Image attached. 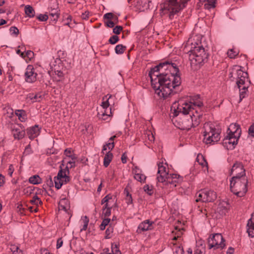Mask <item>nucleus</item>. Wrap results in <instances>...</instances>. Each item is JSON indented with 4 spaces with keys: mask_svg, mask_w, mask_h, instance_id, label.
<instances>
[{
    "mask_svg": "<svg viewBox=\"0 0 254 254\" xmlns=\"http://www.w3.org/2000/svg\"><path fill=\"white\" fill-rule=\"evenodd\" d=\"M190 0H166L161 4V9L165 13H169V18L174 16L186 6Z\"/></svg>",
    "mask_w": 254,
    "mask_h": 254,
    "instance_id": "20e7f679",
    "label": "nucleus"
},
{
    "mask_svg": "<svg viewBox=\"0 0 254 254\" xmlns=\"http://www.w3.org/2000/svg\"><path fill=\"white\" fill-rule=\"evenodd\" d=\"M106 26L110 28H113L115 26V22L112 20H108L105 22Z\"/></svg>",
    "mask_w": 254,
    "mask_h": 254,
    "instance_id": "13d9d810",
    "label": "nucleus"
},
{
    "mask_svg": "<svg viewBox=\"0 0 254 254\" xmlns=\"http://www.w3.org/2000/svg\"><path fill=\"white\" fill-rule=\"evenodd\" d=\"M245 79L246 78H244L239 79L237 80V81L236 82L237 86H238V88H239L240 90H241V89H240V87H241L240 85H243L245 84Z\"/></svg>",
    "mask_w": 254,
    "mask_h": 254,
    "instance_id": "8fccbe9b",
    "label": "nucleus"
},
{
    "mask_svg": "<svg viewBox=\"0 0 254 254\" xmlns=\"http://www.w3.org/2000/svg\"><path fill=\"white\" fill-rule=\"evenodd\" d=\"M46 184L49 187H53L54 184L52 181V177L48 176L47 178Z\"/></svg>",
    "mask_w": 254,
    "mask_h": 254,
    "instance_id": "49530a36",
    "label": "nucleus"
},
{
    "mask_svg": "<svg viewBox=\"0 0 254 254\" xmlns=\"http://www.w3.org/2000/svg\"><path fill=\"white\" fill-rule=\"evenodd\" d=\"M27 134L30 139L34 138L37 136L39 132V129L37 126H35L32 127L27 129Z\"/></svg>",
    "mask_w": 254,
    "mask_h": 254,
    "instance_id": "4be33fe9",
    "label": "nucleus"
},
{
    "mask_svg": "<svg viewBox=\"0 0 254 254\" xmlns=\"http://www.w3.org/2000/svg\"><path fill=\"white\" fill-rule=\"evenodd\" d=\"M26 57L31 60L34 56V53L31 51H27L25 54Z\"/></svg>",
    "mask_w": 254,
    "mask_h": 254,
    "instance_id": "6e6d98bb",
    "label": "nucleus"
},
{
    "mask_svg": "<svg viewBox=\"0 0 254 254\" xmlns=\"http://www.w3.org/2000/svg\"><path fill=\"white\" fill-rule=\"evenodd\" d=\"M247 232L249 236L254 237V219L251 218L249 220L247 224Z\"/></svg>",
    "mask_w": 254,
    "mask_h": 254,
    "instance_id": "412c9836",
    "label": "nucleus"
},
{
    "mask_svg": "<svg viewBox=\"0 0 254 254\" xmlns=\"http://www.w3.org/2000/svg\"><path fill=\"white\" fill-rule=\"evenodd\" d=\"M152 228V222H150L149 220H145L139 225L137 232L138 233H141L142 232L151 230Z\"/></svg>",
    "mask_w": 254,
    "mask_h": 254,
    "instance_id": "dca6fc26",
    "label": "nucleus"
},
{
    "mask_svg": "<svg viewBox=\"0 0 254 254\" xmlns=\"http://www.w3.org/2000/svg\"><path fill=\"white\" fill-rule=\"evenodd\" d=\"M193 106H197L198 107H201L203 106V103L200 100H198L194 102L193 103Z\"/></svg>",
    "mask_w": 254,
    "mask_h": 254,
    "instance_id": "69168bd1",
    "label": "nucleus"
},
{
    "mask_svg": "<svg viewBox=\"0 0 254 254\" xmlns=\"http://www.w3.org/2000/svg\"><path fill=\"white\" fill-rule=\"evenodd\" d=\"M228 134L237 136L240 137L241 134V129L240 126L237 124H232L228 128Z\"/></svg>",
    "mask_w": 254,
    "mask_h": 254,
    "instance_id": "4468645a",
    "label": "nucleus"
},
{
    "mask_svg": "<svg viewBox=\"0 0 254 254\" xmlns=\"http://www.w3.org/2000/svg\"><path fill=\"white\" fill-rule=\"evenodd\" d=\"M12 134L15 139H20L22 138L25 135V131L20 127L13 128L12 129Z\"/></svg>",
    "mask_w": 254,
    "mask_h": 254,
    "instance_id": "aec40b11",
    "label": "nucleus"
},
{
    "mask_svg": "<svg viewBox=\"0 0 254 254\" xmlns=\"http://www.w3.org/2000/svg\"><path fill=\"white\" fill-rule=\"evenodd\" d=\"M58 175L54 177L55 188L60 189L64 184L69 182L70 180L69 176L66 174V171H64L62 167H60Z\"/></svg>",
    "mask_w": 254,
    "mask_h": 254,
    "instance_id": "1a4fd4ad",
    "label": "nucleus"
},
{
    "mask_svg": "<svg viewBox=\"0 0 254 254\" xmlns=\"http://www.w3.org/2000/svg\"><path fill=\"white\" fill-rule=\"evenodd\" d=\"M126 49V46L122 44H119L116 46L115 48V52L117 54H122L124 53Z\"/></svg>",
    "mask_w": 254,
    "mask_h": 254,
    "instance_id": "c756f323",
    "label": "nucleus"
},
{
    "mask_svg": "<svg viewBox=\"0 0 254 254\" xmlns=\"http://www.w3.org/2000/svg\"><path fill=\"white\" fill-rule=\"evenodd\" d=\"M149 0H135V6L140 11H144L149 8Z\"/></svg>",
    "mask_w": 254,
    "mask_h": 254,
    "instance_id": "2eb2a0df",
    "label": "nucleus"
},
{
    "mask_svg": "<svg viewBox=\"0 0 254 254\" xmlns=\"http://www.w3.org/2000/svg\"><path fill=\"white\" fill-rule=\"evenodd\" d=\"M247 89V87H246V86H244L243 87V88L242 89V90L243 91H240V100H242V99L245 97V96H244V94L246 93V90Z\"/></svg>",
    "mask_w": 254,
    "mask_h": 254,
    "instance_id": "5fc2aeb1",
    "label": "nucleus"
},
{
    "mask_svg": "<svg viewBox=\"0 0 254 254\" xmlns=\"http://www.w3.org/2000/svg\"><path fill=\"white\" fill-rule=\"evenodd\" d=\"M132 172H133V174H134V176H135V174H140L141 173V171L138 168V167L135 166V167H134V168H133Z\"/></svg>",
    "mask_w": 254,
    "mask_h": 254,
    "instance_id": "680f3d73",
    "label": "nucleus"
},
{
    "mask_svg": "<svg viewBox=\"0 0 254 254\" xmlns=\"http://www.w3.org/2000/svg\"><path fill=\"white\" fill-rule=\"evenodd\" d=\"M193 109H191L193 110ZM192 115H190V117L191 121V126L192 127H195L197 126L200 123L199 119L202 117V114H198L197 112L195 111L196 115H194L193 111H192Z\"/></svg>",
    "mask_w": 254,
    "mask_h": 254,
    "instance_id": "a211bd4d",
    "label": "nucleus"
},
{
    "mask_svg": "<svg viewBox=\"0 0 254 254\" xmlns=\"http://www.w3.org/2000/svg\"><path fill=\"white\" fill-rule=\"evenodd\" d=\"M44 97V95L42 94V93L39 92L33 96V102H40Z\"/></svg>",
    "mask_w": 254,
    "mask_h": 254,
    "instance_id": "c9c22d12",
    "label": "nucleus"
},
{
    "mask_svg": "<svg viewBox=\"0 0 254 254\" xmlns=\"http://www.w3.org/2000/svg\"><path fill=\"white\" fill-rule=\"evenodd\" d=\"M111 209L112 208H108L107 209L105 210V211H103V213L104 214L105 217H108L111 215Z\"/></svg>",
    "mask_w": 254,
    "mask_h": 254,
    "instance_id": "bf43d9fd",
    "label": "nucleus"
},
{
    "mask_svg": "<svg viewBox=\"0 0 254 254\" xmlns=\"http://www.w3.org/2000/svg\"><path fill=\"white\" fill-rule=\"evenodd\" d=\"M144 190L149 195H151L153 193V188L152 186H149L148 185H146L144 186Z\"/></svg>",
    "mask_w": 254,
    "mask_h": 254,
    "instance_id": "e433bc0d",
    "label": "nucleus"
},
{
    "mask_svg": "<svg viewBox=\"0 0 254 254\" xmlns=\"http://www.w3.org/2000/svg\"><path fill=\"white\" fill-rule=\"evenodd\" d=\"M158 176L157 177L158 182L160 183L166 182V180L169 179V176L168 172H166V168L163 165V163H159L158 164Z\"/></svg>",
    "mask_w": 254,
    "mask_h": 254,
    "instance_id": "f8f14e48",
    "label": "nucleus"
},
{
    "mask_svg": "<svg viewBox=\"0 0 254 254\" xmlns=\"http://www.w3.org/2000/svg\"><path fill=\"white\" fill-rule=\"evenodd\" d=\"M233 71H235V75L238 79L241 78H247L248 80V73L247 72L243 71L240 66H235L233 68Z\"/></svg>",
    "mask_w": 254,
    "mask_h": 254,
    "instance_id": "6ab92c4d",
    "label": "nucleus"
},
{
    "mask_svg": "<svg viewBox=\"0 0 254 254\" xmlns=\"http://www.w3.org/2000/svg\"><path fill=\"white\" fill-rule=\"evenodd\" d=\"M228 208L227 206L223 205L222 204L219 205L217 211L221 216L225 215L227 212Z\"/></svg>",
    "mask_w": 254,
    "mask_h": 254,
    "instance_id": "cd10ccee",
    "label": "nucleus"
},
{
    "mask_svg": "<svg viewBox=\"0 0 254 254\" xmlns=\"http://www.w3.org/2000/svg\"><path fill=\"white\" fill-rule=\"evenodd\" d=\"M30 202L36 206H38V204H42L43 203L40 198L36 194L33 197L32 199L30 201Z\"/></svg>",
    "mask_w": 254,
    "mask_h": 254,
    "instance_id": "473e14b6",
    "label": "nucleus"
},
{
    "mask_svg": "<svg viewBox=\"0 0 254 254\" xmlns=\"http://www.w3.org/2000/svg\"><path fill=\"white\" fill-rule=\"evenodd\" d=\"M169 179H168V180L167 179L166 180V182H165V185L168 184H169L170 185H172V184L174 185V184L176 183L177 181H176V180L173 181V180L179 179V178L180 177V175H177V174H169Z\"/></svg>",
    "mask_w": 254,
    "mask_h": 254,
    "instance_id": "bb28decb",
    "label": "nucleus"
},
{
    "mask_svg": "<svg viewBox=\"0 0 254 254\" xmlns=\"http://www.w3.org/2000/svg\"><path fill=\"white\" fill-rule=\"evenodd\" d=\"M161 72L160 71H154V67H153L149 72V76L151 79V85L155 90V93L159 97L166 99L173 93V90L171 88V83L170 80L164 79L159 81L160 79L164 77Z\"/></svg>",
    "mask_w": 254,
    "mask_h": 254,
    "instance_id": "f03ea898",
    "label": "nucleus"
},
{
    "mask_svg": "<svg viewBox=\"0 0 254 254\" xmlns=\"http://www.w3.org/2000/svg\"><path fill=\"white\" fill-rule=\"evenodd\" d=\"M189 59L191 66L201 64L207 61L208 54L202 46L198 44L192 45L190 50Z\"/></svg>",
    "mask_w": 254,
    "mask_h": 254,
    "instance_id": "39448f33",
    "label": "nucleus"
},
{
    "mask_svg": "<svg viewBox=\"0 0 254 254\" xmlns=\"http://www.w3.org/2000/svg\"><path fill=\"white\" fill-rule=\"evenodd\" d=\"M83 221L84 225L83 226L82 228L80 230V231H85V230H86V229L87 228V226H88V223H89V219L87 217V216H85L84 217V219H83Z\"/></svg>",
    "mask_w": 254,
    "mask_h": 254,
    "instance_id": "ea45409f",
    "label": "nucleus"
},
{
    "mask_svg": "<svg viewBox=\"0 0 254 254\" xmlns=\"http://www.w3.org/2000/svg\"><path fill=\"white\" fill-rule=\"evenodd\" d=\"M228 56L231 59L235 58L237 55L238 54V53L235 51L233 49H230L228 50L227 52Z\"/></svg>",
    "mask_w": 254,
    "mask_h": 254,
    "instance_id": "58836bf2",
    "label": "nucleus"
},
{
    "mask_svg": "<svg viewBox=\"0 0 254 254\" xmlns=\"http://www.w3.org/2000/svg\"><path fill=\"white\" fill-rule=\"evenodd\" d=\"M175 229L177 230V232L175 233V235L177 236V237L180 238L183 234L182 230H184L183 228H179L178 226H175Z\"/></svg>",
    "mask_w": 254,
    "mask_h": 254,
    "instance_id": "de8ad7c7",
    "label": "nucleus"
},
{
    "mask_svg": "<svg viewBox=\"0 0 254 254\" xmlns=\"http://www.w3.org/2000/svg\"><path fill=\"white\" fill-rule=\"evenodd\" d=\"M248 180L246 177L233 176L230 181V190L238 197L244 196L248 191Z\"/></svg>",
    "mask_w": 254,
    "mask_h": 254,
    "instance_id": "423d86ee",
    "label": "nucleus"
},
{
    "mask_svg": "<svg viewBox=\"0 0 254 254\" xmlns=\"http://www.w3.org/2000/svg\"><path fill=\"white\" fill-rule=\"evenodd\" d=\"M25 14L29 17H33L35 15V11L33 8L29 5H27L24 8Z\"/></svg>",
    "mask_w": 254,
    "mask_h": 254,
    "instance_id": "a878e982",
    "label": "nucleus"
},
{
    "mask_svg": "<svg viewBox=\"0 0 254 254\" xmlns=\"http://www.w3.org/2000/svg\"><path fill=\"white\" fill-rule=\"evenodd\" d=\"M239 137L228 134L223 140L222 144L227 149H233L237 144Z\"/></svg>",
    "mask_w": 254,
    "mask_h": 254,
    "instance_id": "9b49d317",
    "label": "nucleus"
},
{
    "mask_svg": "<svg viewBox=\"0 0 254 254\" xmlns=\"http://www.w3.org/2000/svg\"><path fill=\"white\" fill-rule=\"evenodd\" d=\"M154 71H161L164 77L160 79L159 81L164 79L170 80L171 88L175 89L181 84V77L179 75V69L178 65L171 61H166L160 63L154 67Z\"/></svg>",
    "mask_w": 254,
    "mask_h": 254,
    "instance_id": "f257e3e1",
    "label": "nucleus"
},
{
    "mask_svg": "<svg viewBox=\"0 0 254 254\" xmlns=\"http://www.w3.org/2000/svg\"><path fill=\"white\" fill-rule=\"evenodd\" d=\"M146 176L144 174H141V173L138 174H135V176H134V178L136 180L141 183L144 182L146 179Z\"/></svg>",
    "mask_w": 254,
    "mask_h": 254,
    "instance_id": "72a5a7b5",
    "label": "nucleus"
},
{
    "mask_svg": "<svg viewBox=\"0 0 254 254\" xmlns=\"http://www.w3.org/2000/svg\"><path fill=\"white\" fill-rule=\"evenodd\" d=\"M10 31L14 34L17 35L19 34V30L17 27L15 26H12L10 28Z\"/></svg>",
    "mask_w": 254,
    "mask_h": 254,
    "instance_id": "603ef678",
    "label": "nucleus"
},
{
    "mask_svg": "<svg viewBox=\"0 0 254 254\" xmlns=\"http://www.w3.org/2000/svg\"><path fill=\"white\" fill-rule=\"evenodd\" d=\"M112 199V196L109 194L105 196L101 200V204H103L104 203H108L110 199Z\"/></svg>",
    "mask_w": 254,
    "mask_h": 254,
    "instance_id": "09e8293b",
    "label": "nucleus"
},
{
    "mask_svg": "<svg viewBox=\"0 0 254 254\" xmlns=\"http://www.w3.org/2000/svg\"><path fill=\"white\" fill-rule=\"evenodd\" d=\"M71 149L70 148H66L65 150H64V154L67 156V157H70L71 156Z\"/></svg>",
    "mask_w": 254,
    "mask_h": 254,
    "instance_id": "774afa93",
    "label": "nucleus"
},
{
    "mask_svg": "<svg viewBox=\"0 0 254 254\" xmlns=\"http://www.w3.org/2000/svg\"><path fill=\"white\" fill-rule=\"evenodd\" d=\"M109 98H108L106 101L102 102V106L104 109H107L109 106Z\"/></svg>",
    "mask_w": 254,
    "mask_h": 254,
    "instance_id": "e2e57ef3",
    "label": "nucleus"
},
{
    "mask_svg": "<svg viewBox=\"0 0 254 254\" xmlns=\"http://www.w3.org/2000/svg\"><path fill=\"white\" fill-rule=\"evenodd\" d=\"M203 142L206 144H214L220 139V132L215 127H209L204 131Z\"/></svg>",
    "mask_w": 254,
    "mask_h": 254,
    "instance_id": "0eeeda50",
    "label": "nucleus"
},
{
    "mask_svg": "<svg viewBox=\"0 0 254 254\" xmlns=\"http://www.w3.org/2000/svg\"><path fill=\"white\" fill-rule=\"evenodd\" d=\"M89 14V11H86L84 13H82L81 17L83 19H86L88 18Z\"/></svg>",
    "mask_w": 254,
    "mask_h": 254,
    "instance_id": "338daca9",
    "label": "nucleus"
},
{
    "mask_svg": "<svg viewBox=\"0 0 254 254\" xmlns=\"http://www.w3.org/2000/svg\"><path fill=\"white\" fill-rule=\"evenodd\" d=\"M192 103H185L182 106H178L176 109L174 110L173 117H177L182 120L180 121L181 123V128L183 129L189 130L191 128V121L190 117H186V115L189 114L190 112H192Z\"/></svg>",
    "mask_w": 254,
    "mask_h": 254,
    "instance_id": "7ed1b4c3",
    "label": "nucleus"
},
{
    "mask_svg": "<svg viewBox=\"0 0 254 254\" xmlns=\"http://www.w3.org/2000/svg\"><path fill=\"white\" fill-rule=\"evenodd\" d=\"M110 219L109 218H105L102 221V223L100 225V229L101 230H104L105 229V227L107 225H108L109 222H110Z\"/></svg>",
    "mask_w": 254,
    "mask_h": 254,
    "instance_id": "f704fd0d",
    "label": "nucleus"
},
{
    "mask_svg": "<svg viewBox=\"0 0 254 254\" xmlns=\"http://www.w3.org/2000/svg\"><path fill=\"white\" fill-rule=\"evenodd\" d=\"M249 133L253 137H254V124L252 125L249 128Z\"/></svg>",
    "mask_w": 254,
    "mask_h": 254,
    "instance_id": "4d7b16f0",
    "label": "nucleus"
},
{
    "mask_svg": "<svg viewBox=\"0 0 254 254\" xmlns=\"http://www.w3.org/2000/svg\"><path fill=\"white\" fill-rule=\"evenodd\" d=\"M5 183V177L1 174H0V187H2Z\"/></svg>",
    "mask_w": 254,
    "mask_h": 254,
    "instance_id": "0e129e2a",
    "label": "nucleus"
},
{
    "mask_svg": "<svg viewBox=\"0 0 254 254\" xmlns=\"http://www.w3.org/2000/svg\"><path fill=\"white\" fill-rule=\"evenodd\" d=\"M115 147V143L114 142H111L106 144L104 145L103 147V149L102 150V153L104 154V151H106L108 148L109 151H111Z\"/></svg>",
    "mask_w": 254,
    "mask_h": 254,
    "instance_id": "c85d7f7f",
    "label": "nucleus"
},
{
    "mask_svg": "<svg viewBox=\"0 0 254 254\" xmlns=\"http://www.w3.org/2000/svg\"><path fill=\"white\" fill-rule=\"evenodd\" d=\"M175 253L176 254H184V250L182 247L179 246L176 248L175 250Z\"/></svg>",
    "mask_w": 254,
    "mask_h": 254,
    "instance_id": "864d4df0",
    "label": "nucleus"
},
{
    "mask_svg": "<svg viewBox=\"0 0 254 254\" xmlns=\"http://www.w3.org/2000/svg\"><path fill=\"white\" fill-rule=\"evenodd\" d=\"M196 195H197L198 197L196 199L195 201L196 202L202 201L204 202V200H205V193L204 192V190H201L198 192L196 193Z\"/></svg>",
    "mask_w": 254,
    "mask_h": 254,
    "instance_id": "7c9ffc66",
    "label": "nucleus"
},
{
    "mask_svg": "<svg viewBox=\"0 0 254 254\" xmlns=\"http://www.w3.org/2000/svg\"><path fill=\"white\" fill-rule=\"evenodd\" d=\"M204 192L205 194L204 202H212L216 199V193L213 190H204Z\"/></svg>",
    "mask_w": 254,
    "mask_h": 254,
    "instance_id": "f3484780",
    "label": "nucleus"
},
{
    "mask_svg": "<svg viewBox=\"0 0 254 254\" xmlns=\"http://www.w3.org/2000/svg\"><path fill=\"white\" fill-rule=\"evenodd\" d=\"M112 252L113 254H121V253L117 245H115L114 246L112 245Z\"/></svg>",
    "mask_w": 254,
    "mask_h": 254,
    "instance_id": "79ce46f5",
    "label": "nucleus"
},
{
    "mask_svg": "<svg viewBox=\"0 0 254 254\" xmlns=\"http://www.w3.org/2000/svg\"><path fill=\"white\" fill-rule=\"evenodd\" d=\"M113 228L112 227H109L107 229L105 232L106 234V236L105 237L106 239L110 238V237H109L108 236L113 232Z\"/></svg>",
    "mask_w": 254,
    "mask_h": 254,
    "instance_id": "3c124183",
    "label": "nucleus"
},
{
    "mask_svg": "<svg viewBox=\"0 0 254 254\" xmlns=\"http://www.w3.org/2000/svg\"><path fill=\"white\" fill-rule=\"evenodd\" d=\"M63 242L62 241V239L61 238H59L57 240V249H58L60 248L62 245H63Z\"/></svg>",
    "mask_w": 254,
    "mask_h": 254,
    "instance_id": "052dcab7",
    "label": "nucleus"
},
{
    "mask_svg": "<svg viewBox=\"0 0 254 254\" xmlns=\"http://www.w3.org/2000/svg\"><path fill=\"white\" fill-rule=\"evenodd\" d=\"M15 114L21 122H24L27 119L26 112L23 110H16Z\"/></svg>",
    "mask_w": 254,
    "mask_h": 254,
    "instance_id": "b1692460",
    "label": "nucleus"
},
{
    "mask_svg": "<svg viewBox=\"0 0 254 254\" xmlns=\"http://www.w3.org/2000/svg\"><path fill=\"white\" fill-rule=\"evenodd\" d=\"M123 30V27L121 26H116L113 29V32L116 35L120 34L121 32Z\"/></svg>",
    "mask_w": 254,
    "mask_h": 254,
    "instance_id": "37998d69",
    "label": "nucleus"
},
{
    "mask_svg": "<svg viewBox=\"0 0 254 254\" xmlns=\"http://www.w3.org/2000/svg\"><path fill=\"white\" fill-rule=\"evenodd\" d=\"M230 175L239 177H246V171L242 163L236 161L231 168Z\"/></svg>",
    "mask_w": 254,
    "mask_h": 254,
    "instance_id": "9d476101",
    "label": "nucleus"
},
{
    "mask_svg": "<svg viewBox=\"0 0 254 254\" xmlns=\"http://www.w3.org/2000/svg\"><path fill=\"white\" fill-rule=\"evenodd\" d=\"M113 157V153L111 152L110 151H109L108 152L106 153V154L105 155L104 158V166L105 167H107L110 162H111L112 159Z\"/></svg>",
    "mask_w": 254,
    "mask_h": 254,
    "instance_id": "5701e85b",
    "label": "nucleus"
},
{
    "mask_svg": "<svg viewBox=\"0 0 254 254\" xmlns=\"http://www.w3.org/2000/svg\"><path fill=\"white\" fill-rule=\"evenodd\" d=\"M29 182L32 184L38 185L42 183V179L39 175H35L29 178Z\"/></svg>",
    "mask_w": 254,
    "mask_h": 254,
    "instance_id": "393cba45",
    "label": "nucleus"
},
{
    "mask_svg": "<svg viewBox=\"0 0 254 254\" xmlns=\"http://www.w3.org/2000/svg\"><path fill=\"white\" fill-rule=\"evenodd\" d=\"M225 240L221 234L216 233L210 237L208 240V245L209 249H222L225 246Z\"/></svg>",
    "mask_w": 254,
    "mask_h": 254,
    "instance_id": "6e6552de",
    "label": "nucleus"
},
{
    "mask_svg": "<svg viewBox=\"0 0 254 254\" xmlns=\"http://www.w3.org/2000/svg\"><path fill=\"white\" fill-rule=\"evenodd\" d=\"M37 74L32 65H28L25 72V81L29 83H33L37 80Z\"/></svg>",
    "mask_w": 254,
    "mask_h": 254,
    "instance_id": "ddd939ff",
    "label": "nucleus"
},
{
    "mask_svg": "<svg viewBox=\"0 0 254 254\" xmlns=\"http://www.w3.org/2000/svg\"><path fill=\"white\" fill-rule=\"evenodd\" d=\"M119 40V38L117 35H113L109 40V42L111 44H115Z\"/></svg>",
    "mask_w": 254,
    "mask_h": 254,
    "instance_id": "a19ab883",
    "label": "nucleus"
},
{
    "mask_svg": "<svg viewBox=\"0 0 254 254\" xmlns=\"http://www.w3.org/2000/svg\"><path fill=\"white\" fill-rule=\"evenodd\" d=\"M49 15L52 17V20L53 21H57L59 16V14L57 13L56 10L55 9H52Z\"/></svg>",
    "mask_w": 254,
    "mask_h": 254,
    "instance_id": "4c0bfd02",
    "label": "nucleus"
},
{
    "mask_svg": "<svg viewBox=\"0 0 254 254\" xmlns=\"http://www.w3.org/2000/svg\"><path fill=\"white\" fill-rule=\"evenodd\" d=\"M97 117L99 118V119L102 120L104 121H107L108 120L110 116L108 114H107L105 113V111H102L101 112H98L97 114Z\"/></svg>",
    "mask_w": 254,
    "mask_h": 254,
    "instance_id": "2f4dec72",
    "label": "nucleus"
},
{
    "mask_svg": "<svg viewBox=\"0 0 254 254\" xmlns=\"http://www.w3.org/2000/svg\"><path fill=\"white\" fill-rule=\"evenodd\" d=\"M114 16H115V15L113 13L109 12V13H107L105 14H104L103 17H104V19H108V20H111L112 19H113Z\"/></svg>",
    "mask_w": 254,
    "mask_h": 254,
    "instance_id": "a18cd8bd",
    "label": "nucleus"
},
{
    "mask_svg": "<svg viewBox=\"0 0 254 254\" xmlns=\"http://www.w3.org/2000/svg\"><path fill=\"white\" fill-rule=\"evenodd\" d=\"M37 18L41 21H46L48 19V16L47 14H39Z\"/></svg>",
    "mask_w": 254,
    "mask_h": 254,
    "instance_id": "c03bdc74",
    "label": "nucleus"
}]
</instances>
